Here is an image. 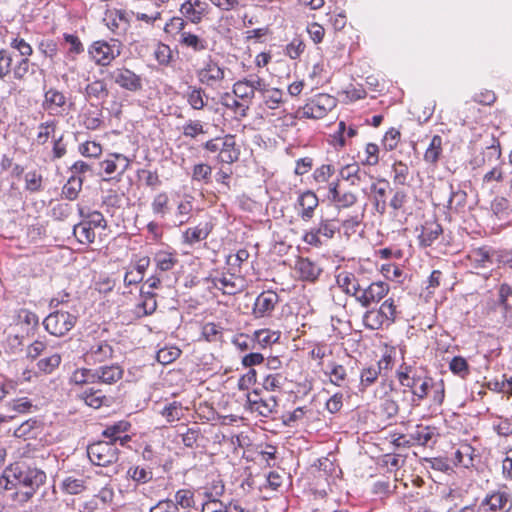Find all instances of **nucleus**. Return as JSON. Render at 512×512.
I'll return each mask as SVG.
<instances>
[{"label": "nucleus", "mask_w": 512, "mask_h": 512, "mask_svg": "<svg viewBox=\"0 0 512 512\" xmlns=\"http://www.w3.org/2000/svg\"><path fill=\"white\" fill-rule=\"evenodd\" d=\"M61 362L62 355L58 352H54L48 356L39 358L36 362V369L40 375H50L59 368Z\"/></svg>", "instance_id": "obj_48"}, {"label": "nucleus", "mask_w": 512, "mask_h": 512, "mask_svg": "<svg viewBox=\"0 0 512 512\" xmlns=\"http://www.w3.org/2000/svg\"><path fill=\"white\" fill-rule=\"evenodd\" d=\"M130 428V422L126 420H120L112 425L106 426V428L102 432V436L108 439V442H112L113 445L115 446L117 438H119L121 434L127 433L130 430Z\"/></svg>", "instance_id": "obj_58"}, {"label": "nucleus", "mask_w": 512, "mask_h": 512, "mask_svg": "<svg viewBox=\"0 0 512 512\" xmlns=\"http://www.w3.org/2000/svg\"><path fill=\"white\" fill-rule=\"evenodd\" d=\"M77 317L67 311L57 310L50 313L43 321L48 333L54 336H64L76 324Z\"/></svg>", "instance_id": "obj_14"}, {"label": "nucleus", "mask_w": 512, "mask_h": 512, "mask_svg": "<svg viewBox=\"0 0 512 512\" xmlns=\"http://www.w3.org/2000/svg\"><path fill=\"white\" fill-rule=\"evenodd\" d=\"M46 478L45 472L38 468L13 463L0 474V492L15 489L11 498L23 506L34 497Z\"/></svg>", "instance_id": "obj_1"}, {"label": "nucleus", "mask_w": 512, "mask_h": 512, "mask_svg": "<svg viewBox=\"0 0 512 512\" xmlns=\"http://www.w3.org/2000/svg\"><path fill=\"white\" fill-rule=\"evenodd\" d=\"M259 94L263 105L271 110L280 108L286 101L284 91L276 87H270L264 78Z\"/></svg>", "instance_id": "obj_31"}, {"label": "nucleus", "mask_w": 512, "mask_h": 512, "mask_svg": "<svg viewBox=\"0 0 512 512\" xmlns=\"http://www.w3.org/2000/svg\"><path fill=\"white\" fill-rule=\"evenodd\" d=\"M109 90L103 79H96L85 87V97L87 99L101 100L107 98Z\"/></svg>", "instance_id": "obj_57"}, {"label": "nucleus", "mask_w": 512, "mask_h": 512, "mask_svg": "<svg viewBox=\"0 0 512 512\" xmlns=\"http://www.w3.org/2000/svg\"><path fill=\"white\" fill-rule=\"evenodd\" d=\"M281 338L280 330H272L270 328H262L253 332V341L261 349L270 348L273 344L279 342Z\"/></svg>", "instance_id": "obj_46"}, {"label": "nucleus", "mask_w": 512, "mask_h": 512, "mask_svg": "<svg viewBox=\"0 0 512 512\" xmlns=\"http://www.w3.org/2000/svg\"><path fill=\"white\" fill-rule=\"evenodd\" d=\"M409 435L413 446H427L430 442L435 443L439 436L436 427L423 424L416 425Z\"/></svg>", "instance_id": "obj_36"}, {"label": "nucleus", "mask_w": 512, "mask_h": 512, "mask_svg": "<svg viewBox=\"0 0 512 512\" xmlns=\"http://www.w3.org/2000/svg\"><path fill=\"white\" fill-rule=\"evenodd\" d=\"M206 133L205 124L199 119H189L182 126V135L188 139H196Z\"/></svg>", "instance_id": "obj_61"}, {"label": "nucleus", "mask_w": 512, "mask_h": 512, "mask_svg": "<svg viewBox=\"0 0 512 512\" xmlns=\"http://www.w3.org/2000/svg\"><path fill=\"white\" fill-rule=\"evenodd\" d=\"M214 225L210 221L199 222L195 226L186 228L182 233V243L194 247L204 241L212 233Z\"/></svg>", "instance_id": "obj_27"}, {"label": "nucleus", "mask_w": 512, "mask_h": 512, "mask_svg": "<svg viewBox=\"0 0 512 512\" xmlns=\"http://www.w3.org/2000/svg\"><path fill=\"white\" fill-rule=\"evenodd\" d=\"M337 105L336 99L326 93H319L306 100L305 104L299 106V115L303 120H319L327 116Z\"/></svg>", "instance_id": "obj_8"}, {"label": "nucleus", "mask_w": 512, "mask_h": 512, "mask_svg": "<svg viewBox=\"0 0 512 512\" xmlns=\"http://www.w3.org/2000/svg\"><path fill=\"white\" fill-rule=\"evenodd\" d=\"M335 173L336 168L333 164H321L313 170L311 174V183L315 185L317 191L328 188Z\"/></svg>", "instance_id": "obj_38"}, {"label": "nucleus", "mask_w": 512, "mask_h": 512, "mask_svg": "<svg viewBox=\"0 0 512 512\" xmlns=\"http://www.w3.org/2000/svg\"><path fill=\"white\" fill-rule=\"evenodd\" d=\"M184 98L191 109L202 111L208 105V96L202 86H189Z\"/></svg>", "instance_id": "obj_42"}, {"label": "nucleus", "mask_w": 512, "mask_h": 512, "mask_svg": "<svg viewBox=\"0 0 512 512\" xmlns=\"http://www.w3.org/2000/svg\"><path fill=\"white\" fill-rule=\"evenodd\" d=\"M220 99L221 104L234 112L236 115H239L240 117H246L248 115V104L236 98L234 95H231L230 93H224Z\"/></svg>", "instance_id": "obj_53"}, {"label": "nucleus", "mask_w": 512, "mask_h": 512, "mask_svg": "<svg viewBox=\"0 0 512 512\" xmlns=\"http://www.w3.org/2000/svg\"><path fill=\"white\" fill-rule=\"evenodd\" d=\"M110 79L120 88L136 93L143 89L142 77L126 66L117 67L109 73Z\"/></svg>", "instance_id": "obj_18"}, {"label": "nucleus", "mask_w": 512, "mask_h": 512, "mask_svg": "<svg viewBox=\"0 0 512 512\" xmlns=\"http://www.w3.org/2000/svg\"><path fill=\"white\" fill-rule=\"evenodd\" d=\"M124 369L119 364L103 365L95 370L96 382L113 385L123 378Z\"/></svg>", "instance_id": "obj_37"}, {"label": "nucleus", "mask_w": 512, "mask_h": 512, "mask_svg": "<svg viewBox=\"0 0 512 512\" xmlns=\"http://www.w3.org/2000/svg\"><path fill=\"white\" fill-rule=\"evenodd\" d=\"M113 354L114 349L108 341L101 340L90 346L85 353V357L92 364H100L112 359Z\"/></svg>", "instance_id": "obj_32"}, {"label": "nucleus", "mask_w": 512, "mask_h": 512, "mask_svg": "<svg viewBox=\"0 0 512 512\" xmlns=\"http://www.w3.org/2000/svg\"><path fill=\"white\" fill-rule=\"evenodd\" d=\"M157 309V300H156V294L147 291L143 292L141 291V300L139 303L135 305L134 308V315L137 318H142L145 316H149L153 314Z\"/></svg>", "instance_id": "obj_43"}, {"label": "nucleus", "mask_w": 512, "mask_h": 512, "mask_svg": "<svg viewBox=\"0 0 512 512\" xmlns=\"http://www.w3.org/2000/svg\"><path fill=\"white\" fill-rule=\"evenodd\" d=\"M202 148L208 155L214 156L219 164L231 165L237 162L241 155L240 145L233 134L210 138L202 144Z\"/></svg>", "instance_id": "obj_4"}, {"label": "nucleus", "mask_w": 512, "mask_h": 512, "mask_svg": "<svg viewBox=\"0 0 512 512\" xmlns=\"http://www.w3.org/2000/svg\"><path fill=\"white\" fill-rule=\"evenodd\" d=\"M297 278L304 282L314 283L322 273L319 264L308 257H297L294 264Z\"/></svg>", "instance_id": "obj_25"}, {"label": "nucleus", "mask_w": 512, "mask_h": 512, "mask_svg": "<svg viewBox=\"0 0 512 512\" xmlns=\"http://www.w3.org/2000/svg\"><path fill=\"white\" fill-rule=\"evenodd\" d=\"M227 68L219 60L208 56L202 65L196 69V78L199 85L216 90L224 86Z\"/></svg>", "instance_id": "obj_7"}, {"label": "nucleus", "mask_w": 512, "mask_h": 512, "mask_svg": "<svg viewBox=\"0 0 512 512\" xmlns=\"http://www.w3.org/2000/svg\"><path fill=\"white\" fill-rule=\"evenodd\" d=\"M86 481L83 478L73 476L66 477L61 483V490L69 495H77L85 491Z\"/></svg>", "instance_id": "obj_64"}, {"label": "nucleus", "mask_w": 512, "mask_h": 512, "mask_svg": "<svg viewBox=\"0 0 512 512\" xmlns=\"http://www.w3.org/2000/svg\"><path fill=\"white\" fill-rule=\"evenodd\" d=\"M153 57L163 67H169L174 61L173 51L168 44L158 42L153 50Z\"/></svg>", "instance_id": "obj_59"}, {"label": "nucleus", "mask_w": 512, "mask_h": 512, "mask_svg": "<svg viewBox=\"0 0 512 512\" xmlns=\"http://www.w3.org/2000/svg\"><path fill=\"white\" fill-rule=\"evenodd\" d=\"M396 378L402 387L411 392L415 400L420 402L428 396L430 376L419 373L412 366L401 365L396 371Z\"/></svg>", "instance_id": "obj_6"}, {"label": "nucleus", "mask_w": 512, "mask_h": 512, "mask_svg": "<svg viewBox=\"0 0 512 512\" xmlns=\"http://www.w3.org/2000/svg\"><path fill=\"white\" fill-rule=\"evenodd\" d=\"M209 10V4L204 0H184L179 7L180 15L171 18H183L186 25H198L208 16Z\"/></svg>", "instance_id": "obj_15"}, {"label": "nucleus", "mask_w": 512, "mask_h": 512, "mask_svg": "<svg viewBox=\"0 0 512 512\" xmlns=\"http://www.w3.org/2000/svg\"><path fill=\"white\" fill-rule=\"evenodd\" d=\"M166 37L194 53L209 50V42L202 35L196 34L184 22L183 18H169L163 27Z\"/></svg>", "instance_id": "obj_3"}, {"label": "nucleus", "mask_w": 512, "mask_h": 512, "mask_svg": "<svg viewBox=\"0 0 512 512\" xmlns=\"http://www.w3.org/2000/svg\"><path fill=\"white\" fill-rule=\"evenodd\" d=\"M153 262L155 265V272L164 274L173 270L179 263L178 254L172 249L158 250L153 255Z\"/></svg>", "instance_id": "obj_33"}, {"label": "nucleus", "mask_w": 512, "mask_h": 512, "mask_svg": "<svg viewBox=\"0 0 512 512\" xmlns=\"http://www.w3.org/2000/svg\"><path fill=\"white\" fill-rule=\"evenodd\" d=\"M279 303V295L266 290L261 292L255 299L252 307V315L256 319L270 317Z\"/></svg>", "instance_id": "obj_23"}, {"label": "nucleus", "mask_w": 512, "mask_h": 512, "mask_svg": "<svg viewBox=\"0 0 512 512\" xmlns=\"http://www.w3.org/2000/svg\"><path fill=\"white\" fill-rule=\"evenodd\" d=\"M10 46L17 50L22 57L14 65V79L23 80L29 72V57L33 54V48L25 39L20 37L13 38Z\"/></svg>", "instance_id": "obj_22"}, {"label": "nucleus", "mask_w": 512, "mask_h": 512, "mask_svg": "<svg viewBox=\"0 0 512 512\" xmlns=\"http://www.w3.org/2000/svg\"><path fill=\"white\" fill-rule=\"evenodd\" d=\"M123 44L118 39L96 40L88 48L90 58L98 66H108L122 53Z\"/></svg>", "instance_id": "obj_9"}, {"label": "nucleus", "mask_w": 512, "mask_h": 512, "mask_svg": "<svg viewBox=\"0 0 512 512\" xmlns=\"http://www.w3.org/2000/svg\"><path fill=\"white\" fill-rule=\"evenodd\" d=\"M223 327L219 323L207 322L201 327L200 339L209 343H219L223 341Z\"/></svg>", "instance_id": "obj_51"}, {"label": "nucleus", "mask_w": 512, "mask_h": 512, "mask_svg": "<svg viewBox=\"0 0 512 512\" xmlns=\"http://www.w3.org/2000/svg\"><path fill=\"white\" fill-rule=\"evenodd\" d=\"M96 383L95 370L89 368H77L69 377V384L76 386H83L86 384Z\"/></svg>", "instance_id": "obj_60"}, {"label": "nucleus", "mask_w": 512, "mask_h": 512, "mask_svg": "<svg viewBox=\"0 0 512 512\" xmlns=\"http://www.w3.org/2000/svg\"><path fill=\"white\" fill-rule=\"evenodd\" d=\"M78 398L93 409H99L104 406L108 407L110 405V398L106 396L101 389L94 387L82 391L78 395Z\"/></svg>", "instance_id": "obj_39"}, {"label": "nucleus", "mask_w": 512, "mask_h": 512, "mask_svg": "<svg viewBox=\"0 0 512 512\" xmlns=\"http://www.w3.org/2000/svg\"><path fill=\"white\" fill-rule=\"evenodd\" d=\"M372 202L374 209L380 215H384L387 211V190L389 189V182L385 179H380L371 185Z\"/></svg>", "instance_id": "obj_35"}, {"label": "nucleus", "mask_w": 512, "mask_h": 512, "mask_svg": "<svg viewBox=\"0 0 512 512\" xmlns=\"http://www.w3.org/2000/svg\"><path fill=\"white\" fill-rule=\"evenodd\" d=\"M323 373L328 377L329 382L337 387H345L348 384V372L346 367L342 364L331 361L327 364Z\"/></svg>", "instance_id": "obj_40"}, {"label": "nucleus", "mask_w": 512, "mask_h": 512, "mask_svg": "<svg viewBox=\"0 0 512 512\" xmlns=\"http://www.w3.org/2000/svg\"><path fill=\"white\" fill-rule=\"evenodd\" d=\"M318 206L317 194L313 190H305L298 195L295 207L301 220L309 222L313 219Z\"/></svg>", "instance_id": "obj_24"}, {"label": "nucleus", "mask_w": 512, "mask_h": 512, "mask_svg": "<svg viewBox=\"0 0 512 512\" xmlns=\"http://www.w3.org/2000/svg\"><path fill=\"white\" fill-rule=\"evenodd\" d=\"M174 504L179 512L180 509L189 510L195 507V492L191 488L178 489L174 494Z\"/></svg>", "instance_id": "obj_49"}, {"label": "nucleus", "mask_w": 512, "mask_h": 512, "mask_svg": "<svg viewBox=\"0 0 512 512\" xmlns=\"http://www.w3.org/2000/svg\"><path fill=\"white\" fill-rule=\"evenodd\" d=\"M152 213L160 218H165L171 212V198L167 191L157 192L151 200Z\"/></svg>", "instance_id": "obj_44"}, {"label": "nucleus", "mask_w": 512, "mask_h": 512, "mask_svg": "<svg viewBox=\"0 0 512 512\" xmlns=\"http://www.w3.org/2000/svg\"><path fill=\"white\" fill-rule=\"evenodd\" d=\"M277 407L278 400L275 396H264L258 390H253L247 394V408L252 413L267 418L276 412Z\"/></svg>", "instance_id": "obj_17"}, {"label": "nucleus", "mask_w": 512, "mask_h": 512, "mask_svg": "<svg viewBox=\"0 0 512 512\" xmlns=\"http://www.w3.org/2000/svg\"><path fill=\"white\" fill-rule=\"evenodd\" d=\"M380 375L379 368H375L373 365L364 367L360 371V383L359 391L365 392L373 384L376 383Z\"/></svg>", "instance_id": "obj_62"}, {"label": "nucleus", "mask_w": 512, "mask_h": 512, "mask_svg": "<svg viewBox=\"0 0 512 512\" xmlns=\"http://www.w3.org/2000/svg\"><path fill=\"white\" fill-rule=\"evenodd\" d=\"M103 22L114 35L125 34L129 27V19L125 10L112 8L104 13Z\"/></svg>", "instance_id": "obj_26"}, {"label": "nucleus", "mask_w": 512, "mask_h": 512, "mask_svg": "<svg viewBox=\"0 0 512 512\" xmlns=\"http://www.w3.org/2000/svg\"><path fill=\"white\" fill-rule=\"evenodd\" d=\"M450 196L446 204L447 213L449 215H465L469 209L468 194L460 186L454 188L453 184H449Z\"/></svg>", "instance_id": "obj_28"}, {"label": "nucleus", "mask_w": 512, "mask_h": 512, "mask_svg": "<svg viewBox=\"0 0 512 512\" xmlns=\"http://www.w3.org/2000/svg\"><path fill=\"white\" fill-rule=\"evenodd\" d=\"M40 376L38 370L26 367L17 376V380H6L0 387V399L4 398L12 390L14 391L19 383L32 382Z\"/></svg>", "instance_id": "obj_41"}, {"label": "nucleus", "mask_w": 512, "mask_h": 512, "mask_svg": "<svg viewBox=\"0 0 512 512\" xmlns=\"http://www.w3.org/2000/svg\"><path fill=\"white\" fill-rule=\"evenodd\" d=\"M399 314L398 304L393 297L385 299L378 308L367 310L362 318L363 325L370 330H379L395 323Z\"/></svg>", "instance_id": "obj_5"}, {"label": "nucleus", "mask_w": 512, "mask_h": 512, "mask_svg": "<svg viewBox=\"0 0 512 512\" xmlns=\"http://www.w3.org/2000/svg\"><path fill=\"white\" fill-rule=\"evenodd\" d=\"M287 382V377L283 372L268 373L263 377L262 387L268 392H280Z\"/></svg>", "instance_id": "obj_50"}, {"label": "nucleus", "mask_w": 512, "mask_h": 512, "mask_svg": "<svg viewBox=\"0 0 512 512\" xmlns=\"http://www.w3.org/2000/svg\"><path fill=\"white\" fill-rule=\"evenodd\" d=\"M87 455L92 464L106 467L118 461L119 452L112 442L97 441L87 447Z\"/></svg>", "instance_id": "obj_13"}, {"label": "nucleus", "mask_w": 512, "mask_h": 512, "mask_svg": "<svg viewBox=\"0 0 512 512\" xmlns=\"http://www.w3.org/2000/svg\"><path fill=\"white\" fill-rule=\"evenodd\" d=\"M442 154L443 138L440 135H434L424 152L423 160L431 166H436L441 159Z\"/></svg>", "instance_id": "obj_47"}, {"label": "nucleus", "mask_w": 512, "mask_h": 512, "mask_svg": "<svg viewBox=\"0 0 512 512\" xmlns=\"http://www.w3.org/2000/svg\"><path fill=\"white\" fill-rule=\"evenodd\" d=\"M495 249L488 246L471 248L466 256L469 265L474 269H485L493 263Z\"/></svg>", "instance_id": "obj_29"}, {"label": "nucleus", "mask_w": 512, "mask_h": 512, "mask_svg": "<svg viewBox=\"0 0 512 512\" xmlns=\"http://www.w3.org/2000/svg\"><path fill=\"white\" fill-rule=\"evenodd\" d=\"M58 128V121L55 119H49L45 122H41L37 127L36 142L38 145H45L50 138L55 137L56 130Z\"/></svg>", "instance_id": "obj_52"}, {"label": "nucleus", "mask_w": 512, "mask_h": 512, "mask_svg": "<svg viewBox=\"0 0 512 512\" xmlns=\"http://www.w3.org/2000/svg\"><path fill=\"white\" fill-rule=\"evenodd\" d=\"M443 228L435 220L425 221L421 226L420 234L418 235V242L420 247L432 246L442 235Z\"/></svg>", "instance_id": "obj_34"}, {"label": "nucleus", "mask_w": 512, "mask_h": 512, "mask_svg": "<svg viewBox=\"0 0 512 512\" xmlns=\"http://www.w3.org/2000/svg\"><path fill=\"white\" fill-rule=\"evenodd\" d=\"M263 86V78L258 75H251L250 78H243L236 81L232 86L233 95L247 103L250 107L255 93L258 92Z\"/></svg>", "instance_id": "obj_19"}, {"label": "nucleus", "mask_w": 512, "mask_h": 512, "mask_svg": "<svg viewBox=\"0 0 512 512\" xmlns=\"http://www.w3.org/2000/svg\"><path fill=\"white\" fill-rule=\"evenodd\" d=\"M390 291V286L384 281H374L369 284L363 282L359 294L356 298L362 307L368 308L373 304L379 303Z\"/></svg>", "instance_id": "obj_16"}, {"label": "nucleus", "mask_w": 512, "mask_h": 512, "mask_svg": "<svg viewBox=\"0 0 512 512\" xmlns=\"http://www.w3.org/2000/svg\"><path fill=\"white\" fill-rule=\"evenodd\" d=\"M77 213L80 221L73 226V235L80 244L90 246L107 230L108 221L101 211L84 200L77 203Z\"/></svg>", "instance_id": "obj_2"}, {"label": "nucleus", "mask_w": 512, "mask_h": 512, "mask_svg": "<svg viewBox=\"0 0 512 512\" xmlns=\"http://www.w3.org/2000/svg\"><path fill=\"white\" fill-rule=\"evenodd\" d=\"M512 497L505 491H494L485 496L477 507V512H510Z\"/></svg>", "instance_id": "obj_21"}, {"label": "nucleus", "mask_w": 512, "mask_h": 512, "mask_svg": "<svg viewBox=\"0 0 512 512\" xmlns=\"http://www.w3.org/2000/svg\"><path fill=\"white\" fill-rule=\"evenodd\" d=\"M131 159L122 153H108L105 159L99 163L106 181H120L131 166Z\"/></svg>", "instance_id": "obj_11"}, {"label": "nucleus", "mask_w": 512, "mask_h": 512, "mask_svg": "<svg viewBox=\"0 0 512 512\" xmlns=\"http://www.w3.org/2000/svg\"><path fill=\"white\" fill-rule=\"evenodd\" d=\"M207 288H215L223 295L233 296L241 293L246 287L245 279L240 276L229 272L218 273L215 276L206 277L203 279Z\"/></svg>", "instance_id": "obj_10"}, {"label": "nucleus", "mask_w": 512, "mask_h": 512, "mask_svg": "<svg viewBox=\"0 0 512 512\" xmlns=\"http://www.w3.org/2000/svg\"><path fill=\"white\" fill-rule=\"evenodd\" d=\"M83 183L84 177L71 175L62 187V196L70 201L77 199L82 190Z\"/></svg>", "instance_id": "obj_55"}, {"label": "nucleus", "mask_w": 512, "mask_h": 512, "mask_svg": "<svg viewBox=\"0 0 512 512\" xmlns=\"http://www.w3.org/2000/svg\"><path fill=\"white\" fill-rule=\"evenodd\" d=\"M357 157L363 166H376L380 161V147L369 142L365 145L363 153L359 152Z\"/></svg>", "instance_id": "obj_54"}, {"label": "nucleus", "mask_w": 512, "mask_h": 512, "mask_svg": "<svg viewBox=\"0 0 512 512\" xmlns=\"http://www.w3.org/2000/svg\"><path fill=\"white\" fill-rule=\"evenodd\" d=\"M81 125L91 131L101 129L104 125L103 113L98 109L84 112L81 116Z\"/></svg>", "instance_id": "obj_56"}, {"label": "nucleus", "mask_w": 512, "mask_h": 512, "mask_svg": "<svg viewBox=\"0 0 512 512\" xmlns=\"http://www.w3.org/2000/svg\"><path fill=\"white\" fill-rule=\"evenodd\" d=\"M39 324V317L35 312L26 308H20L15 312L13 322L10 324V329L17 330L24 333V335L32 337L38 330Z\"/></svg>", "instance_id": "obj_20"}, {"label": "nucleus", "mask_w": 512, "mask_h": 512, "mask_svg": "<svg viewBox=\"0 0 512 512\" xmlns=\"http://www.w3.org/2000/svg\"><path fill=\"white\" fill-rule=\"evenodd\" d=\"M337 232H339V226L335 219H321L316 227L304 233L302 240L312 247L319 248L333 239Z\"/></svg>", "instance_id": "obj_12"}, {"label": "nucleus", "mask_w": 512, "mask_h": 512, "mask_svg": "<svg viewBox=\"0 0 512 512\" xmlns=\"http://www.w3.org/2000/svg\"><path fill=\"white\" fill-rule=\"evenodd\" d=\"M363 280L356 274L349 271H341L336 275V283L338 287L349 296H352L355 300L362 287Z\"/></svg>", "instance_id": "obj_30"}, {"label": "nucleus", "mask_w": 512, "mask_h": 512, "mask_svg": "<svg viewBox=\"0 0 512 512\" xmlns=\"http://www.w3.org/2000/svg\"><path fill=\"white\" fill-rule=\"evenodd\" d=\"M26 338H29V336L24 335V333L19 332L17 330L11 329L5 342L6 352L15 354L21 351L24 346V341Z\"/></svg>", "instance_id": "obj_63"}, {"label": "nucleus", "mask_w": 512, "mask_h": 512, "mask_svg": "<svg viewBox=\"0 0 512 512\" xmlns=\"http://www.w3.org/2000/svg\"><path fill=\"white\" fill-rule=\"evenodd\" d=\"M67 98L63 92L56 88L48 89L44 94L43 108L51 113H56L58 109H63Z\"/></svg>", "instance_id": "obj_45"}]
</instances>
